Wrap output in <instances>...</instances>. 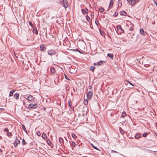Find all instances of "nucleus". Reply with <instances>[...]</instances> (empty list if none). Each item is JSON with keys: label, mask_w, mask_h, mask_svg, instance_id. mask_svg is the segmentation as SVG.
<instances>
[{"label": "nucleus", "mask_w": 157, "mask_h": 157, "mask_svg": "<svg viewBox=\"0 0 157 157\" xmlns=\"http://www.w3.org/2000/svg\"><path fill=\"white\" fill-rule=\"evenodd\" d=\"M129 29L131 31H132L133 30V28L132 27H131Z\"/></svg>", "instance_id": "obj_47"}, {"label": "nucleus", "mask_w": 157, "mask_h": 157, "mask_svg": "<svg viewBox=\"0 0 157 157\" xmlns=\"http://www.w3.org/2000/svg\"><path fill=\"white\" fill-rule=\"evenodd\" d=\"M100 33L101 35H102V33H101V32H100Z\"/></svg>", "instance_id": "obj_58"}, {"label": "nucleus", "mask_w": 157, "mask_h": 157, "mask_svg": "<svg viewBox=\"0 0 157 157\" xmlns=\"http://www.w3.org/2000/svg\"><path fill=\"white\" fill-rule=\"evenodd\" d=\"M71 145L72 146L74 147L75 146V143L73 141L72 142L71 144Z\"/></svg>", "instance_id": "obj_29"}, {"label": "nucleus", "mask_w": 157, "mask_h": 157, "mask_svg": "<svg viewBox=\"0 0 157 157\" xmlns=\"http://www.w3.org/2000/svg\"><path fill=\"white\" fill-rule=\"evenodd\" d=\"M117 33L118 34H119V33H118V32H117Z\"/></svg>", "instance_id": "obj_63"}, {"label": "nucleus", "mask_w": 157, "mask_h": 157, "mask_svg": "<svg viewBox=\"0 0 157 157\" xmlns=\"http://www.w3.org/2000/svg\"><path fill=\"white\" fill-rule=\"evenodd\" d=\"M33 33H35V34H36L37 35L38 34V32L37 30V29H36L35 28H33Z\"/></svg>", "instance_id": "obj_19"}, {"label": "nucleus", "mask_w": 157, "mask_h": 157, "mask_svg": "<svg viewBox=\"0 0 157 157\" xmlns=\"http://www.w3.org/2000/svg\"><path fill=\"white\" fill-rule=\"evenodd\" d=\"M36 134L38 136H40L41 135V133L39 131L36 132Z\"/></svg>", "instance_id": "obj_39"}, {"label": "nucleus", "mask_w": 157, "mask_h": 157, "mask_svg": "<svg viewBox=\"0 0 157 157\" xmlns=\"http://www.w3.org/2000/svg\"><path fill=\"white\" fill-rule=\"evenodd\" d=\"M92 146L95 149H96V150H98V148L97 147H96L93 146L92 144Z\"/></svg>", "instance_id": "obj_46"}, {"label": "nucleus", "mask_w": 157, "mask_h": 157, "mask_svg": "<svg viewBox=\"0 0 157 157\" xmlns=\"http://www.w3.org/2000/svg\"><path fill=\"white\" fill-rule=\"evenodd\" d=\"M22 144L23 145H26L27 144V143L25 142L24 139H22Z\"/></svg>", "instance_id": "obj_22"}, {"label": "nucleus", "mask_w": 157, "mask_h": 157, "mask_svg": "<svg viewBox=\"0 0 157 157\" xmlns=\"http://www.w3.org/2000/svg\"><path fill=\"white\" fill-rule=\"evenodd\" d=\"M136 2H138L139 0H134Z\"/></svg>", "instance_id": "obj_54"}, {"label": "nucleus", "mask_w": 157, "mask_h": 157, "mask_svg": "<svg viewBox=\"0 0 157 157\" xmlns=\"http://www.w3.org/2000/svg\"><path fill=\"white\" fill-rule=\"evenodd\" d=\"M45 46L44 44H42L40 45V50L41 51H44Z\"/></svg>", "instance_id": "obj_11"}, {"label": "nucleus", "mask_w": 157, "mask_h": 157, "mask_svg": "<svg viewBox=\"0 0 157 157\" xmlns=\"http://www.w3.org/2000/svg\"><path fill=\"white\" fill-rule=\"evenodd\" d=\"M90 68L91 70L93 72H94L95 67L93 66H91Z\"/></svg>", "instance_id": "obj_31"}, {"label": "nucleus", "mask_w": 157, "mask_h": 157, "mask_svg": "<svg viewBox=\"0 0 157 157\" xmlns=\"http://www.w3.org/2000/svg\"><path fill=\"white\" fill-rule=\"evenodd\" d=\"M2 109V108H0V109Z\"/></svg>", "instance_id": "obj_62"}, {"label": "nucleus", "mask_w": 157, "mask_h": 157, "mask_svg": "<svg viewBox=\"0 0 157 157\" xmlns=\"http://www.w3.org/2000/svg\"><path fill=\"white\" fill-rule=\"evenodd\" d=\"M9 131V130L8 129V128H5L4 129V132H8Z\"/></svg>", "instance_id": "obj_43"}, {"label": "nucleus", "mask_w": 157, "mask_h": 157, "mask_svg": "<svg viewBox=\"0 0 157 157\" xmlns=\"http://www.w3.org/2000/svg\"><path fill=\"white\" fill-rule=\"evenodd\" d=\"M67 88H68L67 86L66 87V89H67Z\"/></svg>", "instance_id": "obj_60"}, {"label": "nucleus", "mask_w": 157, "mask_h": 157, "mask_svg": "<svg viewBox=\"0 0 157 157\" xmlns=\"http://www.w3.org/2000/svg\"><path fill=\"white\" fill-rule=\"evenodd\" d=\"M2 139V137L1 136H0V139Z\"/></svg>", "instance_id": "obj_56"}, {"label": "nucleus", "mask_w": 157, "mask_h": 157, "mask_svg": "<svg viewBox=\"0 0 157 157\" xmlns=\"http://www.w3.org/2000/svg\"><path fill=\"white\" fill-rule=\"evenodd\" d=\"M123 122H124V123H125V122L124 121H123Z\"/></svg>", "instance_id": "obj_61"}, {"label": "nucleus", "mask_w": 157, "mask_h": 157, "mask_svg": "<svg viewBox=\"0 0 157 157\" xmlns=\"http://www.w3.org/2000/svg\"><path fill=\"white\" fill-rule=\"evenodd\" d=\"M119 130H120V132H121L122 134L124 133V131L123 129H122L121 127H120Z\"/></svg>", "instance_id": "obj_24"}, {"label": "nucleus", "mask_w": 157, "mask_h": 157, "mask_svg": "<svg viewBox=\"0 0 157 157\" xmlns=\"http://www.w3.org/2000/svg\"><path fill=\"white\" fill-rule=\"evenodd\" d=\"M94 65H97V66H100V63L99 62L94 63Z\"/></svg>", "instance_id": "obj_38"}, {"label": "nucleus", "mask_w": 157, "mask_h": 157, "mask_svg": "<svg viewBox=\"0 0 157 157\" xmlns=\"http://www.w3.org/2000/svg\"><path fill=\"white\" fill-rule=\"evenodd\" d=\"M37 107V105L35 103L34 104H33L32 103H31L29 104L28 107L30 109H35Z\"/></svg>", "instance_id": "obj_3"}, {"label": "nucleus", "mask_w": 157, "mask_h": 157, "mask_svg": "<svg viewBox=\"0 0 157 157\" xmlns=\"http://www.w3.org/2000/svg\"><path fill=\"white\" fill-rule=\"evenodd\" d=\"M117 31H119V33L120 34L123 33L124 32V30L122 29L121 26L119 25L117 26Z\"/></svg>", "instance_id": "obj_2"}, {"label": "nucleus", "mask_w": 157, "mask_h": 157, "mask_svg": "<svg viewBox=\"0 0 157 157\" xmlns=\"http://www.w3.org/2000/svg\"><path fill=\"white\" fill-rule=\"evenodd\" d=\"M47 142L48 144L49 145V144H51V141L49 139L47 140Z\"/></svg>", "instance_id": "obj_42"}, {"label": "nucleus", "mask_w": 157, "mask_h": 157, "mask_svg": "<svg viewBox=\"0 0 157 157\" xmlns=\"http://www.w3.org/2000/svg\"><path fill=\"white\" fill-rule=\"evenodd\" d=\"M16 91L15 90H13L10 91L9 94V96L10 97L12 96L13 95V93Z\"/></svg>", "instance_id": "obj_14"}, {"label": "nucleus", "mask_w": 157, "mask_h": 157, "mask_svg": "<svg viewBox=\"0 0 157 157\" xmlns=\"http://www.w3.org/2000/svg\"><path fill=\"white\" fill-rule=\"evenodd\" d=\"M19 94L18 93H16L13 95V97L16 100H17L19 99Z\"/></svg>", "instance_id": "obj_10"}, {"label": "nucleus", "mask_w": 157, "mask_h": 157, "mask_svg": "<svg viewBox=\"0 0 157 157\" xmlns=\"http://www.w3.org/2000/svg\"><path fill=\"white\" fill-rule=\"evenodd\" d=\"M148 135V133H147V132H146L144 133L143 134L142 136H143V137H145L147 136Z\"/></svg>", "instance_id": "obj_26"}, {"label": "nucleus", "mask_w": 157, "mask_h": 157, "mask_svg": "<svg viewBox=\"0 0 157 157\" xmlns=\"http://www.w3.org/2000/svg\"><path fill=\"white\" fill-rule=\"evenodd\" d=\"M48 55L52 56L55 53V51L53 50H50L48 51Z\"/></svg>", "instance_id": "obj_7"}, {"label": "nucleus", "mask_w": 157, "mask_h": 157, "mask_svg": "<svg viewBox=\"0 0 157 157\" xmlns=\"http://www.w3.org/2000/svg\"><path fill=\"white\" fill-rule=\"evenodd\" d=\"M71 135L73 139L75 140L76 138L77 137L76 135L74 133H72Z\"/></svg>", "instance_id": "obj_28"}, {"label": "nucleus", "mask_w": 157, "mask_h": 157, "mask_svg": "<svg viewBox=\"0 0 157 157\" xmlns=\"http://www.w3.org/2000/svg\"><path fill=\"white\" fill-rule=\"evenodd\" d=\"M2 150L0 148V152H2Z\"/></svg>", "instance_id": "obj_53"}, {"label": "nucleus", "mask_w": 157, "mask_h": 157, "mask_svg": "<svg viewBox=\"0 0 157 157\" xmlns=\"http://www.w3.org/2000/svg\"><path fill=\"white\" fill-rule=\"evenodd\" d=\"M81 10L82 13L84 15H85V13L87 14L89 12L88 9L86 8L84 10L82 9Z\"/></svg>", "instance_id": "obj_9"}, {"label": "nucleus", "mask_w": 157, "mask_h": 157, "mask_svg": "<svg viewBox=\"0 0 157 157\" xmlns=\"http://www.w3.org/2000/svg\"><path fill=\"white\" fill-rule=\"evenodd\" d=\"M113 1L112 0H110L109 5V9H108V10H109L110 9V8L111 7H110V6L111 5H113Z\"/></svg>", "instance_id": "obj_23"}, {"label": "nucleus", "mask_w": 157, "mask_h": 157, "mask_svg": "<svg viewBox=\"0 0 157 157\" xmlns=\"http://www.w3.org/2000/svg\"><path fill=\"white\" fill-rule=\"evenodd\" d=\"M78 52H79V53H81V54L82 53V52H81L80 51H79H79H78Z\"/></svg>", "instance_id": "obj_52"}, {"label": "nucleus", "mask_w": 157, "mask_h": 157, "mask_svg": "<svg viewBox=\"0 0 157 157\" xmlns=\"http://www.w3.org/2000/svg\"><path fill=\"white\" fill-rule=\"evenodd\" d=\"M100 64V66L102 65L103 63H105V61H104L101 60L100 62H99Z\"/></svg>", "instance_id": "obj_30"}, {"label": "nucleus", "mask_w": 157, "mask_h": 157, "mask_svg": "<svg viewBox=\"0 0 157 157\" xmlns=\"http://www.w3.org/2000/svg\"><path fill=\"white\" fill-rule=\"evenodd\" d=\"M21 125H22V128L23 129V130L25 132H27L26 130V128H25V125L23 124H22Z\"/></svg>", "instance_id": "obj_27"}, {"label": "nucleus", "mask_w": 157, "mask_h": 157, "mask_svg": "<svg viewBox=\"0 0 157 157\" xmlns=\"http://www.w3.org/2000/svg\"><path fill=\"white\" fill-rule=\"evenodd\" d=\"M156 126H157V124H156Z\"/></svg>", "instance_id": "obj_64"}, {"label": "nucleus", "mask_w": 157, "mask_h": 157, "mask_svg": "<svg viewBox=\"0 0 157 157\" xmlns=\"http://www.w3.org/2000/svg\"><path fill=\"white\" fill-rule=\"evenodd\" d=\"M107 56L112 59L113 57V55L112 54L109 53L107 54Z\"/></svg>", "instance_id": "obj_20"}, {"label": "nucleus", "mask_w": 157, "mask_h": 157, "mask_svg": "<svg viewBox=\"0 0 157 157\" xmlns=\"http://www.w3.org/2000/svg\"><path fill=\"white\" fill-rule=\"evenodd\" d=\"M86 95L88 99H90L93 96V92L92 91H90L87 93Z\"/></svg>", "instance_id": "obj_4"}, {"label": "nucleus", "mask_w": 157, "mask_h": 157, "mask_svg": "<svg viewBox=\"0 0 157 157\" xmlns=\"http://www.w3.org/2000/svg\"><path fill=\"white\" fill-rule=\"evenodd\" d=\"M20 140L17 139V137L16 136V138L15 139V140L14 142L13 143V145L15 147H16L17 146V145L19 144H20Z\"/></svg>", "instance_id": "obj_1"}, {"label": "nucleus", "mask_w": 157, "mask_h": 157, "mask_svg": "<svg viewBox=\"0 0 157 157\" xmlns=\"http://www.w3.org/2000/svg\"><path fill=\"white\" fill-rule=\"evenodd\" d=\"M128 83L130 84L131 85H132V86H134V85L132 84V83L131 82H129V81H128Z\"/></svg>", "instance_id": "obj_50"}, {"label": "nucleus", "mask_w": 157, "mask_h": 157, "mask_svg": "<svg viewBox=\"0 0 157 157\" xmlns=\"http://www.w3.org/2000/svg\"><path fill=\"white\" fill-rule=\"evenodd\" d=\"M23 104H24V105H25V102H24H24Z\"/></svg>", "instance_id": "obj_55"}, {"label": "nucleus", "mask_w": 157, "mask_h": 157, "mask_svg": "<svg viewBox=\"0 0 157 157\" xmlns=\"http://www.w3.org/2000/svg\"><path fill=\"white\" fill-rule=\"evenodd\" d=\"M68 105L71 108V100H70V101H68Z\"/></svg>", "instance_id": "obj_34"}, {"label": "nucleus", "mask_w": 157, "mask_h": 157, "mask_svg": "<svg viewBox=\"0 0 157 157\" xmlns=\"http://www.w3.org/2000/svg\"><path fill=\"white\" fill-rule=\"evenodd\" d=\"M83 103L85 105H86L88 104V101L87 100L85 99Z\"/></svg>", "instance_id": "obj_37"}, {"label": "nucleus", "mask_w": 157, "mask_h": 157, "mask_svg": "<svg viewBox=\"0 0 157 157\" xmlns=\"http://www.w3.org/2000/svg\"><path fill=\"white\" fill-rule=\"evenodd\" d=\"M94 16V15L93 14H91V16L92 17V16Z\"/></svg>", "instance_id": "obj_57"}, {"label": "nucleus", "mask_w": 157, "mask_h": 157, "mask_svg": "<svg viewBox=\"0 0 157 157\" xmlns=\"http://www.w3.org/2000/svg\"><path fill=\"white\" fill-rule=\"evenodd\" d=\"M72 50L74 52H75V51L78 52V51H79L78 49V48L76 49H72Z\"/></svg>", "instance_id": "obj_49"}, {"label": "nucleus", "mask_w": 157, "mask_h": 157, "mask_svg": "<svg viewBox=\"0 0 157 157\" xmlns=\"http://www.w3.org/2000/svg\"><path fill=\"white\" fill-rule=\"evenodd\" d=\"M86 20L89 22L90 21V18L88 15L86 16Z\"/></svg>", "instance_id": "obj_32"}, {"label": "nucleus", "mask_w": 157, "mask_h": 157, "mask_svg": "<svg viewBox=\"0 0 157 157\" xmlns=\"http://www.w3.org/2000/svg\"><path fill=\"white\" fill-rule=\"evenodd\" d=\"M126 114L125 112L124 111L122 113V117H125L126 116Z\"/></svg>", "instance_id": "obj_35"}, {"label": "nucleus", "mask_w": 157, "mask_h": 157, "mask_svg": "<svg viewBox=\"0 0 157 157\" xmlns=\"http://www.w3.org/2000/svg\"><path fill=\"white\" fill-rule=\"evenodd\" d=\"M42 137L44 140H45L47 138L46 135L44 132H43V133L42 134Z\"/></svg>", "instance_id": "obj_16"}, {"label": "nucleus", "mask_w": 157, "mask_h": 157, "mask_svg": "<svg viewBox=\"0 0 157 157\" xmlns=\"http://www.w3.org/2000/svg\"><path fill=\"white\" fill-rule=\"evenodd\" d=\"M9 137H10L12 136V133L10 132H8L6 134Z\"/></svg>", "instance_id": "obj_33"}, {"label": "nucleus", "mask_w": 157, "mask_h": 157, "mask_svg": "<svg viewBox=\"0 0 157 157\" xmlns=\"http://www.w3.org/2000/svg\"><path fill=\"white\" fill-rule=\"evenodd\" d=\"M26 97H27V98L26 99L29 101H31L33 100V96L30 95H27Z\"/></svg>", "instance_id": "obj_8"}, {"label": "nucleus", "mask_w": 157, "mask_h": 157, "mask_svg": "<svg viewBox=\"0 0 157 157\" xmlns=\"http://www.w3.org/2000/svg\"><path fill=\"white\" fill-rule=\"evenodd\" d=\"M59 141L61 144L63 143V140L62 138L61 137L59 138Z\"/></svg>", "instance_id": "obj_21"}, {"label": "nucleus", "mask_w": 157, "mask_h": 157, "mask_svg": "<svg viewBox=\"0 0 157 157\" xmlns=\"http://www.w3.org/2000/svg\"><path fill=\"white\" fill-rule=\"evenodd\" d=\"M118 13L117 12H115L114 13V16L116 17L118 15Z\"/></svg>", "instance_id": "obj_45"}, {"label": "nucleus", "mask_w": 157, "mask_h": 157, "mask_svg": "<svg viewBox=\"0 0 157 157\" xmlns=\"http://www.w3.org/2000/svg\"><path fill=\"white\" fill-rule=\"evenodd\" d=\"M132 0H127L128 2L129 3Z\"/></svg>", "instance_id": "obj_51"}, {"label": "nucleus", "mask_w": 157, "mask_h": 157, "mask_svg": "<svg viewBox=\"0 0 157 157\" xmlns=\"http://www.w3.org/2000/svg\"><path fill=\"white\" fill-rule=\"evenodd\" d=\"M62 4L63 6L66 9L68 6V2L66 0H62Z\"/></svg>", "instance_id": "obj_5"}, {"label": "nucleus", "mask_w": 157, "mask_h": 157, "mask_svg": "<svg viewBox=\"0 0 157 157\" xmlns=\"http://www.w3.org/2000/svg\"><path fill=\"white\" fill-rule=\"evenodd\" d=\"M120 14L121 15L125 16L127 14V13L124 11H121L120 12Z\"/></svg>", "instance_id": "obj_12"}, {"label": "nucleus", "mask_w": 157, "mask_h": 157, "mask_svg": "<svg viewBox=\"0 0 157 157\" xmlns=\"http://www.w3.org/2000/svg\"><path fill=\"white\" fill-rule=\"evenodd\" d=\"M136 2L134 0H132L131 2L130 3H129V4L132 6H134Z\"/></svg>", "instance_id": "obj_18"}, {"label": "nucleus", "mask_w": 157, "mask_h": 157, "mask_svg": "<svg viewBox=\"0 0 157 157\" xmlns=\"http://www.w3.org/2000/svg\"><path fill=\"white\" fill-rule=\"evenodd\" d=\"M134 35V34H132V33H128V34H127V36L130 39V40L132 41L133 40V36Z\"/></svg>", "instance_id": "obj_6"}, {"label": "nucleus", "mask_w": 157, "mask_h": 157, "mask_svg": "<svg viewBox=\"0 0 157 157\" xmlns=\"http://www.w3.org/2000/svg\"><path fill=\"white\" fill-rule=\"evenodd\" d=\"M140 32L141 34L142 35H145V32H144V31L143 29H142V28L140 29Z\"/></svg>", "instance_id": "obj_13"}, {"label": "nucleus", "mask_w": 157, "mask_h": 157, "mask_svg": "<svg viewBox=\"0 0 157 157\" xmlns=\"http://www.w3.org/2000/svg\"><path fill=\"white\" fill-rule=\"evenodd\" d=\"M118 3V5L119 6L121 7L122 6V3L121 2V1L120 0H119Z\"/></svg>", "instance_id": "obj_36"}, {"label": "nucleus", "mask_w": 157, "mask_h": 157, "mask_svg": "<svg viewBox=\"0 0 157 157\" xmlns=\"http://www.w3.org/2000/svg\"><path fill=\"white\" fill-rule=\"evenodd\" d=\"M64 138H65V139H66V141L67 142V139L64 137Z\"/></svg>", "instance_id": "obj_59"}, {"label": "nucleus", "mask_w": 157, "mask_h": 157, "mask_svg": "<svg viewBox=\"0 0 157 157\" xmlns=\"http://www.w3.org/2000/svg\"><path fill=\"white\" fill-rule=\"evenodd\" d=\"M95 23L96 25L98 26V25L99 24V23L98 21H97V20H96L95 21Z\"/></svg>", "instance_id": "obj_44"}, {"label": "nucleus", "mask_w": 157, "mask_h": 157, "mask_svg": "<svg viewBox=\"0 0 157 157\" xmlns=\"http://www.w3.org/2000/svg\"><path fill=\"white\" fill-rule=\"evenodd\" d=\"M111 152L112 153H118V152L115 151H114V150H112V151H111Z\"/></svg>", "instance_id": "obj_48"}, {"label": "nucleus", "mask_w": 157, "mask_h": 157, "mask_svg": "<svg viewBox=\"0 0 157 157\" xmlns=\"http://www.w3.org/2000/svg\"><path fill=\"white\" fill-rule=\"evenodd\" d=\"M65 78L66 79L70 80V79L68 78V77L65 74Z\"/></svg>", "instance_id": "obj_41"}, {"label": "nucleus", "mask_w": 157, "mask_h": 157, "mask_svg": "<svg viewBox=\"0 0 157 157\" xmlns=\"http://www.w3.org/2000/svg\"><path fill=\"white\" fill-rule=\"evenodd\" d=\"M135 138L136 139H138L140 137V134L139 133H137L135 136Z\"/></svg>", "instance_id": "obj_17"}, {"label": "nucleus", "mask_w": 157, "mask_h": 157, "mask_svg": "<svg viewBox=\"0 0 157 157\" xmlns=\"http://www.w3.org/2000/svg\"><path fill=\"white\" fill-rule=\"evenodd\" d=\"M29 24L30 26H31L32 27H33V24L32 23L31 21H29Z\"/></svg>", "instance_id": "obj_40"}, {"label": "nucleus", "mask_w": 157, "mask_h": 157, "mask_svg": "<svg viewBox=\"0 0 157 157\" xmlns=\"http://www.w3.org/2000/svg\"><path fill=\"white\" fill-rule=\"evenodd\" d=\"M51 72L53 74H54L56 72L55 68L54 67H51L50 68Z\"/></svg>", "instance_id": "obj_15"}, {"label": "nucleus", "mask_w": 157, "mask_h": 157, "mask_svg": "<svg viewBox=\"0 0 157 157\" xmlns=\"http://www.w3.org/2000/svg\"><path fill=\"white\" fill-rule=\"evenodd\" d=\"M99 10L101 13H102L104 11V9L103 7H101L99 8Z\"/></svg>", "instance_id": "obj_25"}]
</instances>
